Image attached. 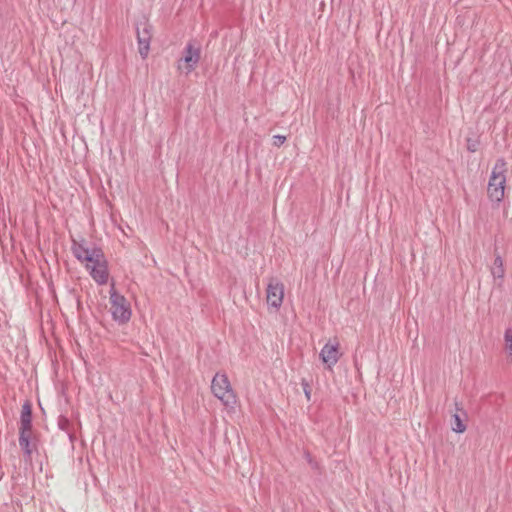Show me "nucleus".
I'll return each instance as SVG.
<instances>
[{"label":"nucleus","mask_w":512,"mask_h":512,"mask_svg":"<svg viewBox=\"0 0 512 512\" xmlns=\"http://www.w3.org/2000/svg\"><path fill=\"white\" fill-rule=\"evenodd\" d=\"M109 284V300L106 305L112 319L119 325L128 323L132 317L130 302L115 289V282L109 276L107 263L98 259V285Z\"/></svg>","instance_id":"1"},{"label":"nucleus","mask_w":512,"mask_h":512,"mask_svg":"<svg viewBox=\"0 0 512 512\" xmlns=\"http://www.w3.org/2000/svg\"><path fill=\"white\" fill-rule=\"evenodd\" d=\"M507 173V162L498 159L492 167L487 184V196L491 202L500 203L505 198Z\"/></svg>","instance_id":"2"},{"label":"nucleus","mask_w":512,"mask_h":512,"mask_svg":"<svg viewBox=\"0 0 512 512\" xmlns=\"http://www.w3.org/2000/svg\"><path fill=\"white\" fill-rule=\"evenodd\" d=\"M211 392L226 408H234L238 403V396L224 372H217L213 376Z\"/></svg>","instance_id":"3"},{"label":"nucleus","mask_w":512,"mask_h":512,"mask_svg":"<svg viewBox=\"0 0 512 512\" xmlns=\"http://www.w3.org/2000/svg\"><path fill=\"white\" fill-rule=\"evenodd\" d=\"M71 249L77 260L85 264L91 277L96 280V248L87 246L85 240H73Z\"/></svg>","instance_id":"4"},{"label":"nucleus","mask_w":512,"mask_h":512,"mask_svg":"<svg viewBox=\"0 0 512 512\" xmlns=\"http://www.w3.org/2000/svg\"><path fill=\"white\" fill-rule=\"evenodd\" d=\"M343 356L342 347L337 337L326 341L320 350L319 357L325 369L333 371V368Z\"/></svg>","instance_id":"5"},{"label":"nucleus","mask_w":512,"mask_h":512,"mask_svg":"<svg viewBox=\"0 0 512 512\" xmlns=\"http://www.w3.org/2000/svg\"><path fill=\"white\" fill-rule=\"evenodd\" d=\"M152 37L153 26L147 20L141 21L137 26V44L142 59H146L149 55Z\"/></svg>","instance_id":"6"},{"label":"nucleus","mask_w":512,"mask_h":512,"mask_svg":"<svg viewBox=\"0 0 512 512\" xmlns=\"http://www.w3.org/2000/svg\"><path fill=\"white\" fill-rule=\"evenodd\" d=\"M266 300L268 305L278 309L284 300V285L279 281H271L267 286Z\"/></svg>","instance_id":"7"},{"label":"nucleus","mask_w":512,"mask_h":512,"mask_svg":"<svg viewBox=\"0 0 512 512\" xmlns=\"http://www.w3.org/2000/svg\"><path fill=\"white\" fill-rule=\"evenodd\" d=\"M200 58V52L197 48L189 45L185 49V54L183 58L179 62L178 68L185 72L186 74L190 73L196 67Z\"/></svg>","instance_id":"8"},{"label":"nucleus","mask_w":512,"mask_h":512,"mask_svg":"<svg viewBox=\"0 0 512 512\" xmlns=\"http://www.w3.org/2000/svg\"><path fill=\"white\" fill-rule=\"evenodd\" d=\"M504 259L500 253L494 254L493 262L490 266V273L494 280H503L505 277Z\"/></svg>","instance_id":"9"},{"label":"nucleus","mask_w":512,"mask_h":512,"mask_svg":"<svg viewBox=\"0 0 512 512\" xmlns=\"http://www.w3.org/2000/svg\"><path fill=\"white\" fill-rule=\"evenodd\" d=\"M31 430H32V407H31V404L28 401H26L22 405L19 431H31Z\"/></svg>","instance_id":"10"},{"label":"nucleus","mask_w":512,"mask_h":512,"mask_svg":"<svg viewBox=\"0 0 512 512\" xmlns=\"http://www.w3.org/2000/svg\"><path fill=\"white\" fill-rule=\"evenodd\" d=\"M31 431H19V445L26 457L30 458L32 454L30 446Z\"/></svg>","instance_id":"11"},{"label":"nucleus","mask_w":512,"mask_h":512,"mask_svg":"<svg viewBox=\"0 0 512 512\" xmlns=\"http://www.w3.org/2000/svg\"><path fill=\"white\" fill-rule=\"evenodd\" d=\"M452 430L456 433H464L466 431V424L458 414L453 415Z\"/></svg>","instance_id":"12"},{"label":"nucleus","mask_w":512,"mask_h":512,"mask_svg":"<svg viewBox=\"0 0 512 512\" xmlns=\"http://www.w3.org/2000/svg\"><path fill=\"white\" fill-rule=\"evenodd\" d=\"M58 427L71 438V422L67 417L60 416L58 418Z\"/></svg>","instance_id":"13"},{"label":"nucleus","mask_w":512,"mask_h":512,"mask_svg":"<svg viewBox=\"0 0 512 512\" xmlns=\"http://www.w3.org/2000/svg\"><path fill=\"white\" fill-rule=\"evenodd\" d=\"M504 342H505V348L507 351L512 354V329L508 328L505 330L504 333Z\"/></svg>","instance_id":"14"},{"label":"nucleus","mask_w":512,"mask_h":512,"mask_svg":"<svg viewBox=\"0 0 512 512\" xmlns=\"http://www.w3.org/2000/svg\"><path fill=\"white\" fill-rule=\"evenodd\" d=\"M286 141V137L283 135H274L273 136V144L277 147L283 145Z\"/></svg>","instance_id":"15"}]
</instances>
